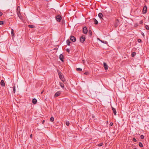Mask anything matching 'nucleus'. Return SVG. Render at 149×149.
Wrapping results in <instances>:
<instances>
[{"label":"nucleus","mask_w":149,"mask_h":149,"mask_svg":"<svg viewBox=\"0 0 149 149\" xmlns=\"http://www.w3.org/2000/svg\"><path fill=\"white\" fill-rule=\"evenodd\" d=\"M133 140L134 142H136V139L135 138H133Z\"/></svg>","instance_id":"32"},{"label":"nucleus","mask_w":149,"mask_h":149,"mask_svg":"<svg viewBox=\"0 0 149 149\" xmlns=\"http://www.w3.org/2000/svg\"><path fill=\"white\" fill-rule=\"evenodd\" d=\"M103 63H104V69L105 70H107L108 69V65H107V64L105 62H104Z\"/></svg>","instance_id":"9"},{"label":"nucleus","mask_w":149,"mask_h":149,"mask_svg":"<svg viewBox=\"0 0 149 149\" xmlns=\"http://www.w3.org/2000/svg\"><path fill=\"white\" fill-rule=\"evenodd\" d=\"M1 85L2 86H5V83L3 80H2L0 82Z\"/></svg>","instance_id":"12"},{"label":"nucleus","mask_w":149,"mask_h":149,"mask_svg":"<svg viewBox=\"0 0 149 149\" xmlns=\"http://www.w3.org/2000/svg\"><path fill=\"white\" fill-rule=\"evenodd\" d=\"M93 20L95 24H98V22L95 18H93Z\"/></svg>","instance_id":"15"},{"label":"nucleus","mask_w":149,"mask_h":149,"mask_svg":"<svg viewBox=\"0 0 149 149\" xmlns=\"http://www.w3.org/2000/svg\"><path fill=\"white\" fill-rule=\"evenodd\" d=\"M56 19L57 21L60 22L61 19V17L59 15H58L56 17Z\"/></svg>","instance_id":"5"},{"label":"nucleus","mask_w":149,"mask_h":149,"mask_svg":"<svg viewBox=\"0 0 149 149\" xmlns=\"http://www.w3.org/2000/svg\"><path fill=\"white\" fill-rule=\"evenodd\" d=\"M136 55V52H132V57H134Z\"/></svg>","instance_id":"17"},{"label":"nucleus","mask_w":149,"mask_h":149,"mask_svg":"<svg viewBox=\"0 0 149 149\" xmlns=\"http://www.w3.org/2000/svg\"><path fill=\"white\" fill-rule=\"evenodd\" d=\"M147 11V7L146 6H145L143 9V13H145Z\"/></svg>","instance_id":"8"},{"label":"nucleus","mask_w":149,"mask_h":149,"mask_svg":"<svg viewBox=\"0 0 149 149\" xmlns=\"http://www.w3.org/2000/svg\"><path fill=\"white\" fill-rule=\"evenodd\" d=\"M66 124L67 126H69L70 124V123L69 121H67L66 122Z\"/></svg>","instance_id":"28"},{"label":"nucleus","mask_w":149,"mask_h":149,"mask_svg":"<svg viewBox=\"0 0 149 149\" xmlns=\"http://www.w3.org/2000/svg\"><path fill=\"white\" fill-rule=\"evenodd\" d=\"M59 58L60 60L62 62L63 61V55L61 54L60 55Z\"/></svg>","instance_id":"11"},{"label":"nucleus","mask_w":149,"mask_h":149,"mask_svg":"<svg viewBox=\"0 0 149 149\" xmlns=\"http://www.w3.org/2000/svg\"><path fill=\"white\" fill-rule=\"evenodd\" d=\"M11 33L12 36V37H14V30L13 29H11Z\"/></svg>","instance_id":"16"},{"label":"nucleus","mask_w":149,"mask_h":149,"mask_svg":"<svg viewBox=\"0 0 149 149\" xmlns=\"http://www.w3.org/2000/svg\"><path fill=\"white\" fill-rule=\"evenodd\" d=\"M103 145V143H100V144H97V145L98 146H102Z\"/></svg>","instance_id":"27"},{"label":"nucleus","mask_w":149,"mask_h":149,"mask_svg":"<svg viewBox=\"0 0 149 149\" xmlns=\"http://www.w3.org/2000/svg\"><path fill=\"white\" fill-rule=\"evenodd\" d=\"M2 15H3L2 13L1 12H0V16H2Z\"/></svg>","instance_id":"39"},{"label":"nucleus","mask_w":149,"mask_h":149,"mask_svg":"<svg viewBox=\"0 0 149 149\" xmlns=\"http://www.w3.org/2000/svg\"><path fill=\"white\" fill-rule=\"evenodd\" d=\"M146 2H147V0H144Z\"/></svg>","instance_id":"46"},{"label":"nucleus","mask_w":149,"mask_h":149,"mask_svg":"<svg viewBox=\"0 0 149 149\" xmlns=\"http://www.w3.org/2000/svg\"><path fill=\"white\" fill-rule=\"evenodd\" d=\"M58 72L59 78L63 82H64L65 81V80L64 77L63 75L60 71H58Z\"/></svg>","instance_id":"1"},{"label":"nucleus","mask_w":149,"mask_h":149,"mask_svg":"<svg viewBox=\"0 0 149 149\" xmlns=\"http://www.w3.org/2000/svg\"><path fill=\"white\" fill-rule=\"evenodd\" d=\"M30 136V137L31 138L32 137V134H31Z\"/></svg>","instance_id":"41"},{"label":"nucleus","mask_w":149,"mask_h":149,"mask_svg":"<svg viewBox=\"0 0 149 149\" xmlns=\"http://www.w3.org/2000/svg\"><path fill=\"white\" fill-rule=\"evenodd\" d=\"M13 92L14 93L15 92V86H14L13 88Z\"/></svg>","instance_id":"25"},{"label":"nucleus","mask_w":149,"mask_h":149,"mask_svg":"<svg viewBox=\"0 0 149 149\" xmlns=\"http://www.w3.org/2000/svg\"><path fill=\"white\" fill-rule=\"evenodd\" d=\"M145 27L146 29L148 30L149 29V26L148 25H146Z\"/></svg>","instance_id":"26"},{"label":"nucleus","mask_w":149,"mask_h":149,"mask_svg":"<svg viewBox=\"0 0 149 149\" xmlns=\"http://www.w3.org/2000/svg\"><path fill=\"white\" fill-rule=\"evenodd\" d=\"M113 123H110L109 125L110 126H112L113 125Z\"/></svg>","instance_id":"38"},{"label":"nucleus","mask_w":149,"mask_h":149,"mask_svg":"<svg viewBox=\"0 0 149 149\" xmlns=\"http://www.w3.org/2000/svg\"><path fill=\"white\" fill-rule=\"evenodd\" d=\"M143 22L141 20L140 22L139 23H140V24H142Z\"/></svg>","instance_id":"40"},{"label":"nucleus","mask_w":149,"mask_h":149,"mask_svg":"<svg viewBox=\"0 0 149 149\" xmlns=\"http://www.w3.org/2000/svg\"><path fill=\"white\" fill-rule=\"evenodd\" d=\"M142 35L143 36H144V34L143 33L142 34Z\"/></svg>","instance_id":"42"},{"label":"nucleus","mask_w":149,"mask_h":149,"mask_svg":"<svg viewBox=\"0 0 149 149\" xmlns=\"http://www.w3.org/2000/svg\"><path fill=\"white\" fill-rule=\"evenodd\" d=\"M70 40L73 42H75L76 41V38L73 36H71L70 37Z\"/></svg>","instance_id":"7"},{"label":"nucleus","mask_w":149,"mask_h":149,"mask_svg":"<svg viewBox=\"0 0 149 149\" xmlns=\"http://www.w3.org/2000/svg\"><path fill=\"white\" fill-rule=\"evenodd\" d=\"M139 146L141 147H143V145L141 142H139Z\"/></svg>","instance_id":"24"},{"label":"nucleus","mask_w":149,"mask_h":149,"mask_svg":"<svg viewBox=\"0 0 149 149\" xmlns=\"http://www.w3.org/2000/svg\"><path fill=\"white\" fill-rule=\"evenodd\" d=\"M119 24V21L118 19L115 20L114 23V25L115 27H116Z\"/></svg>","instance_id":"2"},{"label":"nucleus","mask_w":149,"mask_h":149,"mask_svg":"<svg viewBox=\"0 0 149 149\" xmlns=\"http://www.w3.org/2000/svg\"><path fill=\"white\" fill-rule=\"evenodd\" d=\"M138 42H141V39H138Z\"/></svg>","instance_id":"34"},{"label":"nucleus","mask_w":149,"mask_h":149,"mask_svg":"<svg viewBox=\"0 0 149 149\" xmlns=\"http://www.w3.org/2000/svg\"><path fill=\"white\" fill-rule=\"evenodd\" d=\"M44 122H45V120H44L42 121V123H44Z\"/></svg>","instance_id":"44"},{"label":"nucleus","mask_w":149,"mask_h":149,"mask_svg":"<svg viewBox=\"0 0 149 149\" xmlns=\"http://www.w3.org/2000/svg\"><path fill=\"white\" fill-rule=\"evenodd\" d=\"M28 26L29 27L31 28H33L34 27V26L33 25H29Z\"/></svg>","instance_id":"18"},{"label":"nucleus","mask_w":149,"mask_h":149,"mask_svg":"<svg viewBox=\"0 0 149 149\" xmlns=\"http://www.w3.org/2000/svg\"><path fill=\"white\" fill-rule=\"evenodd\" d=\"M3 24V22L2 21H0V25H2Z\"/></svg>","instance_id":"35"},{"label":"nucleus","mask_w":149,"mask_h":149,"mask_svg":"<svg viewBox=\"0 0 149 149\" xmlns=\"http://www.w3.org/2000/svg\"><path fill=\"white\" fill-rule=\"evenodd\" d=\"M17 14L19 13H20V10H19V11H17Z\"/></svg>","instance_id":"36"},{"label":"nucleus","mask_w":149,"mask_h":149,"mask_svg":"<svg viewBox=\"0 0 149 149\" xmlns=\"http://www.w3.org/2000/svg\"><path fill=\"white\" fill-rule=\"evenodd\" d=\"M103 42V43H106V42H106V41H105V42Z\"/></svg>","instance_id":"45"},{"label":"nucleus","mask_w":149,"mask_h":149,"mask_svg":"<svg viewBox=\"0 0 149 149\" xmlns=\"http://www.w3.org/2000/svg\"><path fill=\"white\" fill-rule=\"evenodd\" d=\"M85 74L87 75L89 74V72H86L84 73Z\"/></svg>","instance_id":"33"},{"label":"nucleus","mask_w":149,"mask_h":149,"mask_svg":"<svg viewBox=\"0 0 149 149\" xmlns=\"http://www.w3.org/2000/svg\"><path fill=\"white\" fill-rule=\"evenodd\" d=\"M61 92L60 91H57L56 93L54 95V97H57L59 96L61 94Z\"/></svg>","instance_id":"4"},{"label":"nucleus","mask_w":149,"mask_h":149,"mask_svg":"<svg viewBox=\"0 0 149 149\" xmlns=\"http://www.w3.org/2000/svg\"><path fill=\"white\" fill-rule=\"evenodd\" d=\"M54 118L53 117H51L50 119V121L52 122H53L54 121Z\"/></svg>","instance_id":"21"},{"label":"nucleus","mask_w":149,"mask_h":149,"mask_svg":"<svg viewBox=\"0 0 149 149\" xmlns=\"http://www.w3.org/2000/svg\"><path fill=\"white\" fill-rule=\"evenodd\" d=\"M85 40V36H82L80 38V41L81 42L83 43L84 42Z\"/></svg>","instance_id":"3"},{"label":"nucleus","mask_w":149,"mask_h":149,"mask_svg":"<svg viewBox=\"0 0 149 149\" xmlns=\"http://www.w3.org/2000/svg\"><path fill=\"white\" fill-rule=\"evenodd\" d=\"M112 110L113 112V113L115 115H116V109L113 107H111Z\"/></svg>","instance_id":"10"},{"label":"nucleus","mask_w":149,"mask_h":149,"mask_svg":"<svg viewBox=\"0 0 149 149\" xmlns=\"http://www.w3.org/2000/svg\"><path fill=\"white\" fill-rule=\"evenodd\" d=\"M98 16L100 19H102L103 17V15L101 13H99L98 14Z\"/></svg>","instance_id":"14"},{"label":"nucleus","mask_w":149,"mask_h":149,"mask_svg":"<svg viewBox=\"0 0 149 149\" xmlns=\"http://www.w3.org/2000/svg\"><path fill=\"white\" fill-rule=\"evenodd\" d=\"M66 42L67 45H70V43H71V42L69 40H68L66 41Z\"/></svg>","instance_id":"20"},{"label":"nucleus","mask_w":149,"mask_h":149,"mask_svg":"<svg viewBox=\"0 0 149 149\" xmlns=\"http://www.w3.org/2000/svg\"><path fill=\"white\" fill-rule=\"evenodd\" d=\"M17 14V15H18V17H19V18H20V17H21V13H19V14Z\"/></svg>","instance_id":"31"},{"label":"nucleus","mask_w":149,"mask_h":149,"mask_svg":"<svg viewBox=\"0 0 149 149\" xmlns=\"http://www.w3.org/2000/svg\"><path fill=\"white\" fill-rule=\"evenodd\" d=\"M140 138L141 139H143L144 138V136L143 135H141L140 136Z\"/></svg>","instance_id":"29"},{"label":"nucleus","mask_w":149,"mask_h":149,"mask_svg":"<svg viewBox=\"0 0 149 149\" xmlns=\"http://www.w3.org/2000/svg\"><path fill=\"white\" fill-rule=\"evenodd\" d=\"M88 33L89 34V35L91 36L92 35V32L91 30H89L88 31Z\"/></svg>","instance_id":"23"},{"label":"nucleus","mask_w":149,"mask_h":149,"mask_svg":"<svg viewBox=\"0 0 149 149\" xmlns=\"http://www.w3.org/2000/svg\"><path fill=\"white\" fill-rule=\"evenodd\" d=\"M43 91H42L41 92V94H42V93H43Z\"/></svg>","instance_id":"43"},{"label":"nucleus","mask_w":149,"mask_h":149,"mask_svg":"<svg viewBox=\"0 0 149 149\" xmlns=\"http://www.w3.org/2000/svg\"><path fill=\"white\" fill-rule=\"evenodd\" d=\"M37 102V100L36 98H34L32 100V103L33 104H35Z\"/></svg>","instance_id":"13"},{"label":"nucleus","mask_w":149,"mask_h":149,"mask_svg":"<svg viewBox=\"0 0 149 149\" xmlns=\"http://www.w3.org/2000/svg\"><path fill=\"white\" fill-rule=\"evenodd\" d=\"M76 70L77 71H81L82 70V69L81 68H76Z\"/></svg>","instance_id":"22"},{"label":"nucleus","mask_w":149,"mask_h":149,"mask_svg":"<svg viewBox=\"0 0 149 149\" xmlns=\"http://www.w3.org/2000/svg\"><path fill=\"white\" fill-rule=\"evenodd\" d=\"M19 10H20V7L18 6L17 7V11H19Z\"/></svg>","instance_id":"30"},{"label":"nucleus","mask_w":149,"mask_h":149,"mask_svg":"<svg viewBox=\"0 0 149 149\" xmlns=\"http://www.w3.org/2000/svg\"><path fill=\"white\" fill-rule=\"evenodd\" d=\"M66 51L67 52H68L69 53L70 52V50L68 49H66Z\"/></svg>","instance_id":"37"},{"label":"nucleus","mask_w":149,"mask_h":149,"mask_svg":"<svg viewBox=\"0 0 149 149\" xmlns=\"http://www.w3.org/2000/svg\"><path fill=\"white\" fill-rule=\"evenodd\" d=\"M134 149H137V148H134Z\"/></svg>","instance_id":"47"},{"label":"nucleus","mask_w":149,"mask_h":149,"mask_svg":"<svg viewBox=\"0 0 149 149\" xmlns=\"http://www.w3.org/2000/svg\"><path fill=\"white\" fill-rule=\"evenodd\" d=\"M88 31V30L87 29V28L86 26L84 27L83 29V33L85 34H86L87 33Z\"/></svg>","instance_id":"6"},{"label":"nucleus","mask_w":149,"mask_h":149,"mask_svg":"<svg viewBox=\"0 0 149 149\" xmlns=\"http://www.w3.org/2000/svg\"><path fill=\"white\" fill-rule=\"evenodd\" d=\"M59 83H60V86L62 88H64V85L62 83H61V82H60Z\"/></svg>","instance_id":"19"}]
</instances>
